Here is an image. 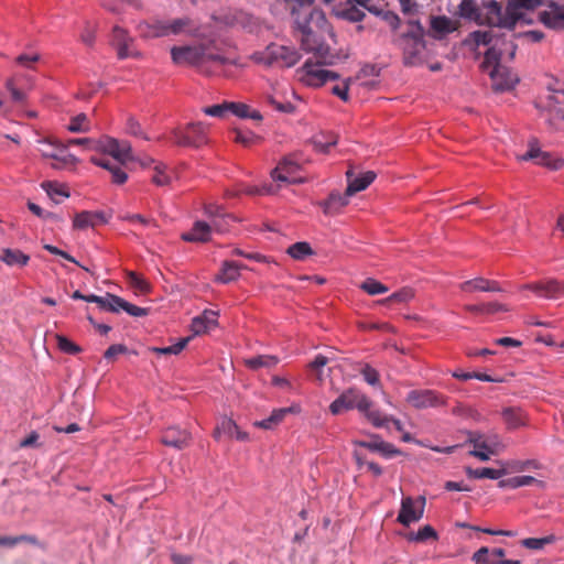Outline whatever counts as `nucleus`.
<instances>
[{"mask_svg":"<svg viewBox=\"0 0 564 564\" xmlns=\"http://www.w3.org/2000/svg\"><path fill=\"white\" fill-rule=\"evenodd\" d=\"M465 473H466L467 477L470 479H484V478L499 479L506 475V470H503L502 467H500L499 469H494V468H489V467H481V468L466 467Z\"/></svg>","mask_w":564,"mask_h":564,"instance_id":"f704fd0d","label":"nucleus"},{"mask_svg":"<svg viewBox=\"0 0 564 564\" xmlns=\"http://www.w3.org/2000/svg\"><path fill=\"white\" fill-rule=\"evenodd\" d=\"M56 339L58 348L66 354L76 355L82 350L79 346L62 335H57Z\"/></svg>","mask_w":564,"mask_h":564,"instance_id":"338daca9","label":"nucleus"},{"mask_svg":"<svg viewBox=\"0 0 564 564\" xmlns=\"http://www.w3.org/2000/svg\"><path fill=\"white\" fill-rule=\"evenodd\" d=\"M288 253L295 260H303L305 257L313 254V250L308 242L300 241L288 248Z\"/></svg>","mask_w":564,"mask_h":564,"instance_id":"49530a36","label":"nucleus"},{"mask_svg":"<svg viewBox=\"0 0 564 564\" xmlns=\"http://www.w3.org/2000/svg\"><path fill=\"white\" fill-rule=\"evenodd\" d=\"M467 443L474 446L469 455L481 462L489 460L491 456L498 455L506 448L499 435L495 433L467 432Z\"/></svg>","mask_w":564,"mask_h":564,"instance_id":"39448f33","label":"nucleus"},{"mask_svg":"<svg viewBox=\"0 0 564 564\" xmlns=\"http://www.w3.org/2000/svg\"><path fill=\"white\" fill-rule=\"evenodd\" d=\"M351 195L347 194V189L344 194L340 193H332L328 198L321 203V207L326 215H336L338 214L346 205L349 203V197Z\"/></svg>","mask_w":564,"mask_h":564,"instance_id":"c85d7f7f","label":"nucleus"},{"mask_svg":"<svg viewBox=\"0 0 564 564\" xmlns=\"http://www.w3.org/2000/svg\"><path fill=\"white\" fill-rule=\"evenodd\" d=\"M126 132L134 137H140L144 140H150V138L143 133L141 124L133 117L127 119Z\"/></svg>","mask_w":564,"mask_h":564,"instance_id":"774afa93","label":"nucleus"},{"mask_svg":"<svg viewBox=\"0 0 564 564\" xmlns=\"http://www.w3.org/2000/svg\"><path fill=\"white\" fill-rule=\"evenodd\" d=\"M487 284V279L485 278H475L473 280L465 281L460 284V290L465 292H485V288Z\"/></svg>","mask_w":564,"mask_h":564,"instance_id":"052dcab7","label":"nucleus"},{"mask_svg":"<svg viewBox=\"0 0 564 564\" xmlns=\"http://www.w3.org/2000/svg\"><path fill=\"white\" fill-rule=\"evenodd\" d=\"M111 45L117 50V55L121 59L137 56L132 37L118 25L112 29Z\"/></svg>","mask_w":564,"mask_h":564,"instance_id":"aec40b11","label":"nucleus"},{"mask_svg":"<svg viewBox=\"0 0 564 564\" xmlns=\"http://www.w3.org/2000/svg\"><path fill=\"white\" fill-rule=\"evenodd\" d=\"M429 539H437L436 531L429 524L424 525L423 528L419 529V531L415 534H412L409 540L415 541V542H424Z\"/></svg>","mask_w":564,"mask_h":564,"instance_id":"e2e57ef3","label":"nucleus"},{"mask_svg":"<svg viewBox=\"0 0 564 564\" xmlns=\"http://www.w3.org/2000/svg\"><path fill=\"white\" fill-rule=\"evenodd\" d=\"M192 337L181 338L176 344L167 347H154L152 351L159 355H178L189 343Z\"/></svg>","mask_w":564,"mask_h":564,"instance_id":"8fccbe9b","label":"nucleus"},{"mask_svg":"<svg viewBox=\"0 0 564 564\" xmlns=\"http://www.w3.org/2000/svg\"><path fill=\"white\" fill-rule=\"evenodd\" d=\"M212 227L209 223L197 220L189 231L183 232L181 238L187 242H207L210 239Z\"/></svg>","mask_w":564,"mask_h":564,"instance_id":"bb28decb","label":"nucleus"},{"mask_svg":"<svg viewBox=\"0 0 564 564\" xmlns=\"http://www.w3.org/2000/svg\"><path fill=\"white\" fill-rule=\"evenodd\" d=\"M408 24L411 26V30H409L403 35V39L406 40V41H415L416 46L419 48H420V46L421 47H425V42H424V39H423L424 34H425V31H424V28L421 24V22L419 20H409Z\"/></svg>","mask_w":564,"mask_h":564,"instance_id":"4c0bfd02","label":"nucleus"},{"mask_svg":"<svg viewBox=\"0 0 564 564\" xmlns=\"http://www.w3.org/2000/svg\"><path fill=\"white\" fill-rule=\"evenodd\" d=\"M204 46H174L171 50V56L177 65H202Z\"/></svg>","mask_w":564,"mask_h":564,"instance_id":"a211bd4d","label":"nucleus"},{"mask_svg":"<svg viewBox=\"0 0 564 564\" xmlns=\"http://www.w3.org/2000/svg\"><path fill=\"white\" fill-rule=\"evenodd\" d=\"M300 170V162L293 155L284 156L271 172V176L276 182L282 183H301L302 180L296 177Z\"/></svg>","mask_w":564,"mask_h":564,"instance_id":"dca6fc26","label":"nucleus"},{"mask_svg":"<svg viewBox=\"0 0 564 564\" xmlns=\"http://www.w3.org/2000/svg\"><path fill=\"white\" fill-rule=\"evenodd\" d=\"M503 50L496 45L489 47L484 56L481 68L488 72L491 79V87L497 93L512 89L519 82V78L508 67L500 64Z\"/></svg>","mask_w":564,"mask_h":564,"instance_id":"f03ea898","label":"nucleus"},{"mask_svg":"<svg viewBox=\"0 0 564 564\" xmlns=\"http://www.w3.org/2000/svg\"><path fill=\"white\" fill-rule=\"evenodd\" d=\"M346 176L348 181L347 194L355 195L356 193L366 189L375 181L377 175L372 171H367L357 177H352V171L348 170L346 172Z\"/></svg>","mask_w":564,"mask_h":564,"instance_id":"393cba45","label":"nucleus"},{"mask_svg":"<svg viewBox=\"0 0 564 564\" xmlns=\"http://www.w3.org/2000/svg\"><path fill=\"white\" fill-rule=\"evenodd\" d=\"M499 43H501L505 46V51H509V58L513 59L517 51V44H514L511 41H506L505 34H498L492 30H477L470 32L468 36L464 40V44L473 50L478 48L480 45H490V47L496 45V47L499 48Z\"/></svg>","mask_w":564,"mask_h":564,"instance_id":"423d86ee","label":"nucleus"},{"mask_svg":"<svg viewBox=\"0 0 564 564\" xmlns=\"http://www.w3.org/2000/svg\"><path fill=\"white\" fill-rule=\"evenodd\" d=\"M360 289L364 290L369 295L383 294L389 291L388 286L372 278L366 279L360 284Z\"/></svg>","mask_w":564,"mask_h":564,"instance_id":"603ef678","label":"nucleus"},{"mask_svg":"<svg viewBox=\"0 0 564 564\" xmlns=\"http://www.w3.org/2000/svg\"><path fill=\"white\" fill-rule=\"evenodd\" d=\"M459 28V22L454 21L446 15H432L430 20V34L432 37L441 40L445 35L453 33Z\"/></svg>","mask_w":564,"mask_h":564,"instance_id":"412c9836","label":"nucleus"},{"mask_svg":"<svg viewBox=\"0 0 564 564\" xmlns=\"http://www.w3.org/2000/svg\"><path fill=\"white\" fill-rule=\"evenodd\" d=\"M66 145H83L87 150L107 153L118 160H124L130 152L129 142H120L117 139L110 137H102L98 140L90 138L69 139Z\"/></svg>","mask_w":564,"mask_h":564,"instance_id":"20e7f679","label":"nucleus"},{"mask_svg":"<svg viewBox=\"0 0 564 564\" xmlns=\"http://www.w3.org/2000/svg\"><path fill=\"white\" fill-rule=\"evenodd\" d=\"M414 296L412 289L404 288L398 292L392 293L390 296L381 300L379 303L391 305L394 303H406Z\"/></svg>","mask_w":564,"mask_h":564,"instance_id":"de8ad7c7","label":"nucleus"},{"mask_svg":"<svg viewBox=\"0 0 564 564\" xmlns=\"http://www.w3.org/2000/svg\"><path fill=\"white\" fill-rule=\"evenodd\" d=\"M425 47L416 46L415 41H409L404 46V64L409 66L416 65L420 61V54Z\"/></svg>","mask_w":564,"mask_h":564,"instance_id":"a18cd8bd","label":"nucleus"},{"mask_svg":"<svg viewBox=\"0 0 564 564\" xmlns=\"http://www.w3.org/2000/svg\"><path fill=\"white\" fill-rule=\"evenodd\" d=\"M278 362V357L272 355H260L245 360V365L251 370H258L260 368H272Z\"/></svg>","mask_w":564,"mask_h":564,"instance_id":"58836bf2","label":"nucleus"},{"mask_svg":"<svg viewBox=\"0 0 564 564\" xmlns=\"http://www.w3.org/2000/svg\"><path fill=\"white\" fill-rule=\"evenodd\" d=\"M235 142L243 147H251L260 141V138L251 131L235 130Z\"/></svg>","mask_w":564,"mask_h":564,"instance_id":"13d9d810","label":"nucleus"},{"mask_svg":"<svg viewBox=\"0 0 564 564\" xmlns=\"http://www.w3.org/2000/svg\"><path fill=\"white\" fill-rule=\"evenodd\" d=\"M243 267L235 261H225L217 274L216 280L221 283H229L237 280L240 275V270Z\"/></svg>","mask_w":564,"mask_h":564,"instance_id":"c9c22d12","label":"nucleus"},{"mask_svg":"<svg viewBox=\"0 0 564 564\" xmlns=\"http://www.w3.org/2000/svg\"><path fill=\"white\" fill-rule=\"evenodd\" d=\"M113 160L115 158L111 156ZM128 160H131V151L129 152L128 156L124 159V160H118L116 159V161L119 162L118 165H116V167H113L109 173L111 174V181L112 183L115 184H118V185H122L127 182L128 180V174L126 173V171L123 170L122 165L128 161Z\"/></svg>","mask_w":564,"mask_h":564,"instance_id":"09e8293b","label":"nucleus"},{"mask_svg":"<svg viewBox=\"0 0 564 564\" xmlns=\"http://www.w3.org/2000/svg\"><path fill=\"white\" fill-rule=\"evenodd\" d=\"M4 87L11 96V100L14 104H24L26 101V93L18 87V76L14 75L8 78L4 83Z\"/></svg>","mask_w":564,"mask_h":564,"instance_id":"ea45409f","label":"nucleus"},{"mask_svg":"<svg viewBox=\"0 0 564 564\" xmlns=\"http://www.w3.org/2000/svg\"><path fill=\"white\" fill-rule=\"evenodd\" d=\"M0 260L9 267H25L30 257L19 249L4 248L0 251Z\"/></svg>","mask_w":564,"mask_h":564,"instance_id":"7c9ffc66","label":"nucleus"},{"mask_svg":"<svg viewBox=\"0 0 564 564\" xmlns=\"http://www.w3.org/2000/svg\"><path fill=\"white\" fill-rule=\"evenodd\" d=\"M406 402L415 409L437 408L445 405V398L434 390H412L406 395Z\"/></svg>","mask_w":564,"mask_h":564,"instance_id":"2eb2a0df","label":"nucleus"},{"mask_svg":"<svg viewBox=\"0 0 564 564\" xmlns=\"http://www.w3.org/2000/svg\"><path fill=\"white\" fill-rule=\"evenodd\" d=\"M371 405L372 402L366 394L355 388H349L330 403L329 410L334 415H337L352 409L366 411Z\"/></svg>","mask_w":564,"mask_h":564,"instance_id":"6e6552de","label":"nucleus"},{"mask_svg":"<svg viewBox=\"0 0 564 564\" xmlns=\"http://www.w3.org/2000/svg\"><path fill=\"white\" fill-rule=\"evenodd\" d=\"M360 373L370 386H378L380 382L379 372L368 364L360 365Z\"/></svg>","mask_w":564,"mask_h":564,"instance_id":"bf43d9fd","label":"nucleus"},{"mask_svg":"<svg viewBox=\"0 0 564 564\" xmlns=\"http://www.w3.org/2000/svg\"><path fill=\"white\" fill-rule=\"evenodd\" d=\"M235 431H237V424L232 420L225 417L215 429L214 437L216 440H220L223 434L232 437L235 435Z\"/></svg>","mask_w":564,"mask_h":564,"instance_id":"864d4df0","label":"nucleus"},{"mask_svg":"<svg viewBox=\"0 0 564 564\" xmlns=\"http://www.w3.org/2000/svg\"><path fill=\"white\" fill-rule=\"evenodd\" d=\"M188 129H195V137H191L184 130L175 129L172 132L171 141L181 147H195L198 148L207 142V126L203 122L188 123Z\"/></svg>","mask_w":564,"mask_h":564,"instance_id":"ddd939ff","label":"nucleus"},{"mask_svg":"<svg viewBox=\"0 0 564 564\" xmlns=\"http://www.w3.org/2000/svg\"><path fill=\"white\" fill-rule=\"evenodd\" d=\"M564 89L557 88L541 95L535 100V107L545 118L550 128L564 131Z\"/></svg>","mask_w":564,"mask_h":564,"instance_id":"7ed1b4c3","label":"nucleus"},{"mask_svg":"<svg viewBox=\"0 0 564 564\" xmlns=\"http://www.w3.org/2000/svg\"><path fill=\"white\" fill-rule=\"evenodd\" d=\"M426 499L424 496H419L416 499L412 497H404L401 500V507L398 514V522L404 527H409L413 522H417L424 514Z\"/></svg>","mask_w":564,"mask_h":564,"instance_id":"f8f14e48","label":"nucleus"},{"mask_svg":"<svg viewBox=\"0 0 564 564\" xmlns=\"http://www.w3.org/2000/svg\"><path fill=\"white\" fill-rule=\"evenodd\" d=\"M458 15L481 25L482 14L474 0H462L458 4Z\"/></svg>","mask_w":564,"mask_h":564,"instance_id":"473e14b6","label":"nucleus"},{"mask_svg":"<svg viewBox=\"0 0 564 564\" xmlns=\"http://www.w3.org/2000/svg\"><path fill=\"white\" fill-rule=\"evenodd\" d=\"M151 181L156 186H167L171 183V175L167 173V166L162 163H155Z\"/></svg>","mask_w":564,"mask_h":564,"instance_id":"79ce46f5","label":"nucleus"},{"mask_svg":"<svg viewBox=\"0 0 564 564\" xmlns=\"http://www.w3.org/2000/svg\"><path fill=\"white\" fill-rule=\"evenodd\" d=\"M229 112L242 119L262 120V115L258 110L242 102H229Z\"/></svg>","mask_w":564,"mask_h":564,"instance_id":"e433bc0d","label":"nucleus"},{"mask_svg":"<svg viewBox=\"0 0 564 564\" xmlns=\"http://www.w3.org/2000/svg\"><path fill=\"white\" fill-rule=\"evenodd\" d=\"M484 8L487 10V13L486 15H482L481 25L506 29L500 22L505 19V13L502 12V6L500 2L497 0H489L484 3Z\"/></svg>","mask_w":564,"mask_h":564,"instance_id":"4be33fe9","label":"nucleus"},{"mask_svg":"<svg viewBox=\"0 0 564 564\" xmlns=\"http://www.w3.org/2000/svg\"><path fill=\"white\" fill-rule=\"evenodd\" d=\"M497 464L502 467L503 470H506V475L510 473H521L527 469L533 468L538 469L540 468V464L534 459H528V460H498Z\"/></svg>","mask_w":564,"mask_h":564,"instance_id":"2f4dec72","label":"nucleus"},{"mask_svg":"<svg viewBox=\"0 0 564 564\" xmlns=\"http://www.w3.org/2000/svg\"><path fill=\"white\" fill-rule=\"evenodd\" d=\"M359 6L355 3H348L346 6H338L334 9V14L343 20H347L349 22H361L366 13L358 8Z\"/></svg>","mask_w":564,"mask_h":564,"instance_id":"c756f323","label":"nucleus"},{"mask_svg":"<svg viewBox=\"0 0 564 564\" xmlns=\"http://www.w3.org/2000/svg\"><path fill=\"white\" fill-rule=\"evenodd\" d=\"M231 217L226 214H221L219 216H215L213 220L209 221V226L212 227V232L224 234L229 229V220Z\"/></svg>","mask_w":564,"mask_h":564,"instance_id":"4d7b16f0","label":"nucleus"},{"mask_svg":"<svg viewBox=\"0 0 564 564\" xmlns=\"http://www.w3.org/2000/svg\"><path fill=\"white\" fill-rule=\"evenodd\" d=\"M557 538L554 534H550L543 538H527L521 540V545L529 550H542L546 545L553 544L556 542Z\"/></svg>","mask_w":564,"mask_h":564,"instance_id":"a19ab883","label":"nucleus"},{"mask_svg":"<svg viewBox=\"0 0 564 564\" xmlns=\"http://www.w3.org/2000/svg\"><path fill=\"white\" fill-rule=\"evenodd\" d=\"M532 4V0H508L505 8V19L500 21L501 24L509 31H513L517 24L523 20V13L521 10H529Z\"/></svg>","mask_w":564,"mask_h":564,"instance_id":"f3484780","label":"nucleus"},{"mask_svg":"<svg viewBox=\"0 0 564 564\" xmlns=\"http://www.w3.org/2000/svg\"><path fill=\"white\" fill-rule=\"evenodd\" d=\"M300 54L293 47L272 44L259 58L267 66L291 67L300 61Z\"/></svg>","mask_w":564,"mask_h":564,"instance_id":"1a4fd4ad","label":"nucleus"},{"mask_svg":"<svg viewBox=\"0 0 564 564\" xmlns=\"http://www.w3.org/2000/svg\"><path fill=\"white\" fill-rule=\"evenodd\" d=\"M191 434L186 430L175 426L166 429L162 434V443L177 449L188 446Z\"/></svg>","mask_w":564,"mask_h":564,"instance_id":"5701e85b","label":"nucleus"},{"mask_svg":"<svg viewBox=\"0 0 564 564\" xmlns=\"http://www.w3.org/2000/svg\"><path fill=\"white\" fill-rule=\"evenodd\" d=\"M128 279L130 284L138 290L141 293H148L150 292V283L142 279L140 275H138L135 272L130 271L128 273Z\"/></svg>","mask_w":564,"mask_h":564,"instance_id":"0e129e2a","label":"nucleus"},{"mask_svg":"<svg viewBox=\"0 0 564 564\" xmlns=\"http://www.w3.org/2000/svg\"><path fill=\"white\" fill-rule=\"evenodd\" d=\"M42 187L46 191L47 195L55 202V204H59L62 202L61 199L56 198V196H69V194L56 183L44 182Z\"/></svg>","mask_w":564,"mask_h":564,"instance_id":"6e6d98bb","label":"nucleus"},{"mask_svg":"<svg viewBox=\"0 0 564 564\" xmlns=\"http://www.w3.org/2000/svg\"><path fill=\"white\" fill-rule=\"evenodd\" d=\"M292 14L295 17L301 47L307 53H313L319 63L334 65L337 55L324 43L325 34L334 36L333 28L327 22L325 13L319 9H312L306 13L292 7Z\"/></svg>","mask_w":564,"mask_h":564,"instance_id":"f257e3e1","label":"nucleus"},{"mask_svg":"<svg viewBox=\"0 0 564 564\" xmlns=\"http://www.w3.org/2000/svg\"><path fill=\"white\" fill-rule=\"evenodd\" d=\"M203 112L207 116L225 118L226 115L229 113V102L225 101L223 104L204 107Z\"/></svg>","mask_w":564,"mask_h":564,"instance_id":"680f3d73","label":"nucleus"},{"mask_svg":"<svg viewBox=\"0 0 564 564\" xmlns=\"http://www.w3.org/2000/svg\"><path fill=\"white\" fill-rule=\"evenodd\" d=\"M113 301L118 306V312L120 310H122V311L127 312L129 315L134 316V317L145 316L149 313L148 308L131 304V303L124 301L122 297H113Z\"/></svg>","mask_w":564,"mask_h":564,"instance_id":"c03bdc74","label":"nucleus"},{"mask_svg":"<svg viewBox=\"0 0 564 564\" xmlns=\"http://www.w3.org/2000/svg\"><path fill=\"white\" fill-rule=\"evenodd\" d=\"M290 411H291L290 408L274 410L269 417H267L260 422H257L256 425H258L262 429H265V430H270L273 426L278 425L280 422H282V420L285 417V415Z\"/></svg>","mask_w":564,"mask_h":564,"instance_id":"37998d69","label":"nucleus"},{"mask_svg":"<svg viewBox=\"0 0 564 564\" xmlns=\"http://www.w3.org/2000/svg\"><path fill=\"white\" fill-rule=\"evenodd\" d=\"M70 132H88L90 130V122L85 113H78L70 119L67 126Z\"/></svg>","mask_w":564,"mask_h":564,"instance_id":"3c124183","label":"nucleus"},{"mask_svg":"<svg viewBox=\"0 0 564 564\" xmlns=\"http://www.w3.org/2000/svg\"><path fill=\"white\" fill-rule=\"evenodd\" d=\"M322 63L318 61L313 63L307 59L302 67L296 70L299 80L310 87H321L328 80H335L339 78L336 72L321 68Z\"/></svg>","mask_w":564,"mask_h":564,"instance_id":"0eeeda50","label":"nucleus"},{"mask_svg":"<svg viewBox=\"0 0 564 564\" xmlns=\"http://www.w3.org/2000/svg\"><path fill=\"white\" fill-rule=\"evenodd\" d=\"M108 223V217L104 212L84 210L74 217L73 226L76 229H86Z\"/></svg>","mask_w":564,"mask_h":564,"instance_id":"b1692460","label":"nucleus"},{"mask_svg":"<svg viewBox=\"0 0 564 564\" xmlns=\"http://www.w3.org/2000/svg\"><path fill=\"white\" fill-rule=\"evenodd\" d=\"M366 415L368 421L372 423L376 427H383L390 422V417L387 415H382L379 410H371L370 408L366 411H360Z\"/></svg>","mask_w":564,"mask_h":564,"instance_id":"5fc2aeb1","label":"nucleus"},{"mask_svg":"<svg viewBox=\"0 0 564 564\" xmlns=\"http://www.w3.org/2000/svg\"><path fill=\"white\" fill-rule=\"evenodd\" d=\"M518 159L520 161L532 160L535 164L547 167L552 171H557L564 167V159L554 156L550 152L542 151L535 139L529 142L528 151L524 154L519 155Z\"/></svg>","mask_w":564,"mask_h":564,"instance_id":"9b49d317","label":"nucleus"},{"mask_svg":"<svg viewBox=\"0 0 564 564\" xmlns=\"http://www.w3.org/2000/svg\"><path fill=\"white\" fill-rule=\"evenodd\" d=\"M501 415L510 431L527 426L529 422L528 414L521 408H505Z\"/></svg>","mask_w":564,"mask_h":564,"instance_id":"a878e982","label":"nucleus"},{"mask_svg":"<svg viewBox=\"0 0 564 564\" xmlns=\"http://www.w3.org/2000/svg\"><path fill=\"white\" fill-rule=\"evenodd\" d=\"M521 290H530L538 296L556 300L564 296V281L556 279H546L538 282L524 284L520 288Z\"/></svg>","mask_w":564,"mask_h":564,"instance_id":"4468645a","label":"nucleus"},{"mask_svg":"<svg viewBox=\"0 0 564 564\" xmlns=\"http://www.w3.org/2000/svg\"><path fill=\"white\" fill-rule=\"evenodd\" d=\"M217 325V313L214 311H205L200 316L193 318L191 329L194 335L208 333Z\"/></svg>","mask_w":564,"mask_h":564,"instance_id":"cd10ccee","label":"nucleus"},{"mask_svg":"<svg viewBox=\"0 0 564 564\" xmlns=\"http://www.w3.org/2000/svg\"><path fill=\"white\" fill-rule=\"evenodd\" d=\"M547 8L539 13V21L551 30L564 31V6L549 1Z\"/></svg>","mask_w":564,"mask_h":564,"instance_id":"6ab92c4d","label":"nucleus"},{"mask_svg":"<svg viewBox=\"0 0 564 564\" xmlns=\"http://www.w3.org/2000/svg\"><path fill=\"white\" fill-rule=\"evenodd\" d=\"M40 144L41 155L45 159H52L54 161L52 167L54 169H63L77 162L76 158L67 152V145L65 144L46 140L40 141Z\"/></svg>","mask_w":564,"mask_h":564,"instance_id":"9d476101","label":"nucleus"},{"mask_svg":"<svg viewBox=\"0 0 564 564\" xmlns=\"http://www.w3.org/2000/svg\"><path fill=\"white\" fill-rule=\"evenodd\" d=\"M337 143V137L335 134L329 135L327 139L315 138L313 141L314 148L322 153H327L332 147Z\"/></svg>","mask_w":564,"mask_h":564,"instance_id":"69168bd1","label":"nucleus"},{"mask_svg":"<svg viewBox=\"0 0 564 564\" xmlns=\"http://www.w3.org/2000/svg\"><path fill=\"white\" fill-rule=\"evenodd\" d=\"M188 25L189 19L187 18L175 19L171 22H161L158 25V31L155 35L165 36L170 34H180Z\"/></svg>","mask_w":564,"mask_h":564,"instance_id":"72a5a7b5","label":"nucleus"}]
</instances>
